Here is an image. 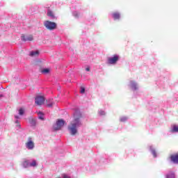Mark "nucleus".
<instances>
[{
  "instance_id": "nucleus-4",
  "label": "nucleus",
  "mask_w": 178,
  "mask_h": 178,
  "mask_svg": "<svg viewBox=\"0 0 178 178\" xmlns=\"http://www.w3.org/2000/svg\"><path fill=\"white\" fill-rule=\"evenodd\" d=\"M119 60V55L115 54L113 57L108 58V65H116Z\"/></svg>"
},
{
  "instance_id": "nucleus-25",
  "label": "nucleus",
  "mask_w": 178,
  "mask_h": 178,
  "mask_svg": "<svg viewBox=\"0 0 178 178\" xmlns=\"http://www.w3.org/2000/svg\"><path fill=\"white\" fill-rule=\"evenodd\" d=\"M86 72H90V67H87L86 68Z\"/></svg>"
},
{
  "instance_id": "nucleus-26",
  "label": "nucleus",
  "mask_w": 178,
  "mask_h": 178,
  "mask_svg": "<svg viewBox=\"0 0 178 178\" xmlns=\"http://www.w3.org/2000/svg\"><path fill=\"white\" fill-rule=\"evenodd\" d=\"M2 97H3V95L0 94V98H2Z\"/></svg>"
},
{
  "instance_id": "nucleus-16",
  "label": "nucleus",
  "mask_w": 178,
  "mask_h": 178,
  "mask_svg": "<svg viewBox=\"0 0 178 178\" xmlns=\"http://www.w3.org/2000/svg\"><path fill=\"white\" fill-rule=\"evenodd\" d=\"M175 177H176V176L175 175V173L174 172H170L169 174H168L166 175L165 178H175Z\"/></svg>"
},
{
  "instance_id": "nucleus-21",
  "label": "nucleus",
  "mask_w": 178,
  "mask_h": 178,
  "mask_svg": "<svg viewBox=\"0 0 178 178\" xmlns=\"http://www.w3.org/2000/svg\"><path fill=\"white\" fill-rule=\"evenodd\" d=\"M126 120H127V118L126 117H122L120 118V122H126Z\"/></svg>"
},
{
  "instance_id": "nucleus-10",
  "label": "nucleus",
  "mask_w": 178,
  "mask_h": 178,
  "mask_svg": "<svg viewBox=\"0 0 178 178\" xmlns=\"http://www.w3.org/2000/svg\"><path fill=\"white\" fill-rule=\"evenodd\" d=\"M113 17L114 20H118V19H120V14H119V13H114L113 14Z\"/></svg>"
},
{
  "instance_id": "nucleus-17",
  "label": "nucleus",
  "mask_w": 178,
  "mask_h": 178,
  "mask_svg": "<svg viewBox=\"0 0 178 178\" xmlns=\"http://www.w3.org/2000/svg\"><path fill=\"white\" fill-rule=\"evenodd\" d=\"M38 118L40 119V120H44V113H42V112H39Z\"/></svg>"
},
{
  "instance_id": "nucleus-23",
  "label": "nucleus",
  "mask_w": 178,
  "mask_h": 178,
  "mask_svg": "<svg viewBox=\"0 0 178 178\" xmlns=\"http://www.w3.org/2000/svg\"><path fill=\"white\" fill-rule=\"evenodd\" d=\"M99 114L100 115V116H104L105 115V111H101L99 112Z\"/></svg>"
},
{
  "instance_id": "nucleus-7",
  "label": "nucleus",
  "mask_w": 178,
  "mask_h": 178,
  "mask_svg": "<svg viewBox=\"0 0 178 178\" xmlns=\"http://www.w3.org/2000/svg\"><path fill=\"white\" fill-rule=\"evenodd\" d=\"M26 147L28 149L34 148V142L31 140V138H29V141L26 143Z\"/></svg>"
},
{
  "instance_id": "nucleus-12",
  "label": "nucleus",
  "mask_w": 178,
  "mask_h": 178,
  "mask_svg": "<svg viewBox=\"0 0 178 178\" xmlns=\"http://www.w3.org/2000/svg\"><path fill=\"white\" fill-rule=\"evenodd\" d=\"M23 166L25 168H30V163H29V161L25 160L23 163H22Z\"/></svg>"
},
{
  "instance_id": "nucleus-24",
  "label": "nucleus",
  "mask_w": 178,
  "mask_h": 178,
  "mask_svg": "<svg viewBox=\"0 0 178 178\" xmlns=\"http://www.w3.org/2000/svg\"><path fill=\"white\" fill-rule=\"evenodd\" d=\"M152 154H153L154 157H156V152H155L154 150L152 151Z\"/></svg>"
},
{
  "instance_id": "nucleus-1",
  "label": "nucleus",
  "mask_w": 178,
  "mask_h": 178,
  "mask_svg": "<svg viewBox=\"0 0 178 178\" xmlns=\"http://www.w3.org/2000/svg\"><path fill=\"white\" fill-rule=\"evenodd\" d=\"M81 113L80 111H75L74 113V120L72 121L68 126V130L71 136H76L77 134V127L81 126Z\"/></svg>"
},
{
  "instance_id": "nucleus-8",
  "label": "nucleus",
  "mask_w": 178,
  "mask_h": 178,
  "mask_svg": "<svg viewBox=\"0 0 178 178\" xmlns=\"http://www.w3.org/2000/svg\"><path fill=\"white\" fill-rule=\"evenodd\" d=\"M47 15L52 20H56V19H58L56 16H55V14H54V12H52V10L50 9H48Z\"/></svg>"
},
{
  "instance_id": "nucleus-19",
  "label": "nucleus",
  "mask_w": 178,
  "mask_h": 178,
  "mask_svg": "<svg viewBox=\"0 0 178 178\" xmlns=\"http://www.w3.org/2000/svg\"><path fill=\"white\" fill-rule=\"evenodd\" d=\"M53 106H54V102H51L50 103L49 102L47 103V106H48V108H52Z\"/></svg>"
},
{
  "instance_id": "nucleus-2",
  "label": "nucleus",
  "mask_w": 178,
  "mask_h": 178,
  "mask_svg": "<svg viewBox=\"0 0 178 178\" xmlns=\"http://www.w3.org/2000/svg\"><path fill=\"white\" fill-rule=\"evenodd\" d=\"M44 26L47 30H55V29H56V23L51 21H45L44 22Z\"/></svg>"
},
{
  "instance_id": "nucleus-14",
  "label": "nucleus",
  "mask_w": 178,
  "mask_h": 178,
  "mask_svg": "<svg viewBox=\"0 0 178 178\" xmlns=\"http://www.w3.org/2000/svg\"><path fill=\"white\" fill-rule=\"evenodd\" d=\"M131 87L133 90H137V83H136L134 81H132L131 83Z\"/></svg>"
},
{
  "instance_id": "nucleus-11",
  "label": "nucleus",
  "mask_w": 178,
  "mask_h": 178,
  "mask_svg": "<svg viewBox=\"0 0 178 178\" xmlns=\"http://www.w3.org/2000/svg\"><path fill=\"white\" fill-rule=\"evenodd\" d=\"M172 133H177L178 131V126L173 125L172 129H171Z\"/></svg>"
},
{
  "instance_id": "nucleus-3",
  "label": "nucleus",
  "mask_w": 178,
  "mask_h": 178,
  "mask_svg": "<svg viewBox=\"0 0 178 178\" xmlns=\"http://www.w3.org/2000/svg\"><path fill=\"white\" fill-rule=\"evenodd\" d=\"M65 124H66V122H65V120L62 119H58L56 122V127H54V129L56 131L58 130H60V129H62V127H63Z\"/></svg>"
},
{
  "instance_id": "nucleus-9",
  "label": "nucleus",
  "mask_w": 178,
  "mask_h": 178,
  "mask_svg": "<svg viewBox=\"0 0 178 178\" xmlns=\"http://www.w3.org/2000/svg\"><path fill=\"white\" fill-rule=\"evenodd\" d=\"M170 160L173 163H178V154H172L170 156Z\"/></svg>"
},
{
  "instance_id": "nucleus-18",
  "label": "nucleus",
  "mask_w": 178,
  "mask_h": 178,
  "mask_svg": "<svg viewBox=\"0 0 178 178\" xmlns=\"http://www.w3.org/2000/svg\"><path fill=\"white\" fill-rule=\"evenodd\" d=\"M42 73H44V74H47V73H49V69L45 68L42 70Z\"/></svg>"
},
{
  "instance_id": "nucleus-15",
  "label": "nucleus",
  "mask_w": 178,
  "mask_h": 178,
  "mask_svg": "<svg viewBox=\"0 0 178 178\" xmlns=\"http://www.w3.org/2000/svg\"><path fill=\"white\" fill-rule=\"evenodd\" d=\"M40 54V51H31L30 55L31 56H38V55Z\"/></svg>"
},
{
  "instance_id": "nucleus-13",
  "label": "nucleus",
  "mask_w": 178,
  "mask_h": 178,
  "mask_svg": "<svg viewBox=\"0 0 178 178\" xmlns=\"http://www.w3.org/2000/svg\"><path fill=\"white\" fill-rule=\"evenodd\" d=\"M35 166H37V161L35 160H33L31 163H29V168H34Z\"/></svg>"
},
{
  "instance_id": "nucleus-20",
  "label": "nucleus",
  "mask_w": 178,
  "mask_h": 178,
  "mask_svg": "<svg viewBox=\"0 0 178 178\" xmlns=\"http://www.w3.org/2000/svg\"><path fill=\"white\" fill-rule=\"evenodd\" d=\"M19 115H24V110L23 108H20L19 111Z\"/></svg>"
},
{
  "instance_id": "nucleus-22",
  "label": "nucleus",
  "mask_w": 178,
  "mask_h": 178,
  "mask_svg": "<svg viewBox=\"0 0 178 178\" xmlns=\"http://www.w3.org/2000/svg\"><path fill=\"white\" fill-rule=\"evenodd\" d=\"M86 92V88L81 87V94H84Z\"/></svg>"
},
{
  "instance_id": "nucleus-5",
  "label": "nucleus",
  "mask_w": 178,
  "mask_h": 178,
  "mask_svg": "<svg viewBox=\"0 0 178 178\" xmlns=\"http://www.w3.org/2000/svg\"><path fill=\"white\" fill-rule=\"evenodd\" d=\"M45 102V98L42 96H37L35 99V104L36 105H42Z\"/></svg>"
},
{
  "instance_id": "nucleus-6",
  "label": "nucleus",
  "mask_w": 178,
  "mask_h": 178,
  "mask_svg": "<svg viewBox=\"0 0 178 178\" xmlns=\"http://www.w3.org/2000/svg\"><path fill=\"white\" fill-rule=\"evenodd\" d=\"M21 40L22 41L26 42V41H33V40H34V38L32 36V35H22L21 36Z\"/></svg>"
}]
</instances>
